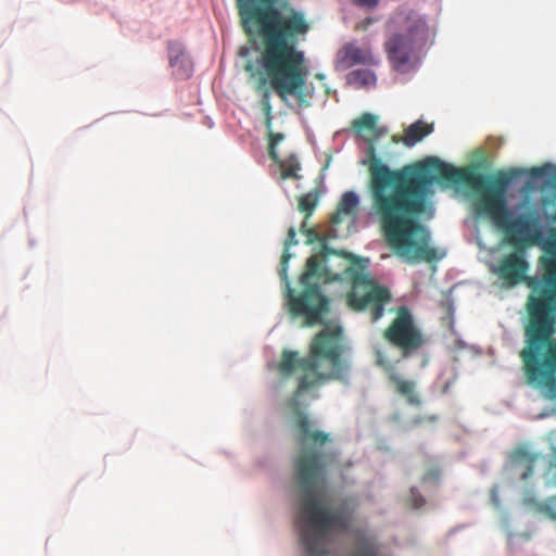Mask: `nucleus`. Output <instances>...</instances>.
Returning a JSON list of instances; mask_svg holds the SVG:
<instances>
[{
	"label": "nucleus",
	"mask_w": 556,
	"mask_h": 556,
	"mask_svg": "<svg viewBox=\"0 0 556 556\" xmlns=\"http://www.w3.org/2000/svg\"><path fill=\"white\" fill-rule=\"evenodd\" d=\"M306 219H307V218H305V219H304V222L302 223L301 228H300V230H301L303 233H305V231L308 229V228H307V222H306Z\"/></svg>",
	"instance_id": "obj_26"
},
{
	"label": "nucleus",
	"mask_w": 556,
	"mask_h": 556,
	"mask_svg": "<svg viewBox=\"0 0 556 556\" xmlns=\"http://www.w3.org/2000/svg\"><path fill=\"white\" fill-rule=\"evenodd\" d=\"M545 467L544 480L548 488H556V467L543 465Z\"/></svg>",
	"instance_id": "obj_21"
},
{
	"label": "nucleus",
	"mask_w": 556,
	"mask_h": 556,
	"mask_svg": "<svg viewBox=\"0 0 556 556\" xmlns=\"http://www.w3.org/2000/svg\"><path fill=\"white\" fill-rule=\"evenodd\" d=\"M318 203V192L313 191L305 193L299 198V210L308 218Z\"/></svg>",
	"instance_id": "obj_16"
},
{
	"label": "nucleus",
	"mask_w": 556,
	"mask_h": 556,
	"mask_svg": "<svg viewBox=\"0 0 556 556\" xmlns=\"http://www.w3.org/2000/svg\"><path fill=\"white\" fill-rule=\"evenodd\" d=\"M441 478V469L437 465H431L427 469L426 473L422 476L424 483H433L437 484Z\"/></svg>",
	"instance_id": "obj_19"
},
{
	"label": "nucleus",
	"mask_w": 556,
	"mask_h": 556,
	"mask_svg": "<svg viewBox=\"0 0 556 556\" xmlns=\"http://www.w3.org/2000/svg\"><path fill=\"white\" fill-rule=\"evenodd\" d=\"M552 501H555V502H556V495H555V496H552Z\"/></svg>",
	"instance_id": "obj_27"
},
{
	"label": "nucleus",
	"mask_w": 556,
	"mask_h": 556,
	"mask_svg": "<svg viewBox=\"0 0 556 556\" xmlns=\"http://www.w3.org/2000/svg\"><path fill=\"white\" fill-rule=\"evenodd\" d=\"M306 236V244H313L317 241H321L319 233L314 228H309L304 233Z\"/></svg>",
	"instance_id": "obj_24"
},
{
	"label": "nucleus",
	"mask_w": 556,
	"mask_h": 556,
	"mask_svg": "<svg viewBox=\"0 0 556 556\" xmlns=\"http://www.w3.org/2000/svg\"><path fill=\"white\" fill-rule=\"evenodd\" d=\"M377 77L375 73L368 68H361L350 72L346 75V83L357 89H369L376 86Z\"/></svg>",
	"instance_id": "obj_14"
},
{
	"label": "nucleus",
	"mask_w": 556,
	"mask_h": 556,
	"mask_svg": "<svg viewBox=\"0 0 556 556\" xmlns=\"http://www.w3.org/2000/svg\"><path fill=\"white\" fill-rule=\"evenodd\" d=\"M554 188H555V190H556V179H555Z\"/></svg>",
	"instance_id": "obj_28"
},
{
	"label": "nucleus",
	"mask_w": 556,
	"mask_h": 556,
	"mask_svg": "<svg viewBox=\"0 0 556 556\" xmlns=\"http://www.w3.org/2000/svg\"><path fill=\"white\" fill-rule=\"evenodd\" d=\"M409 502L414 508H419L425 504V498L419 494L417 489L410 490Z\"/></svg>",
	"instance_id": "obj_23"
},
{
	"label": "nucleus",
	"mask_w": 556,
	"mask_h": 556,
	"mask_svg": "<svg viewBox=\"0 0 556 556\" xmlns=\"http://www.w3.org/2000/svg\"><path fill=\"white\" fill-rule=\"evenodd\" d=\"M432 130V125H429L422 121H417L405 129L404 136L402 138L395 135L392 136V141L395 143L403 142L406 147H414L416 143L421 141L426 136L431 134Z\"/></svg>",
	"instance_id": "obj_13"
},
{
	"label": "nucleus",
	"mask_w": 556,
	"mask_h": 556,
	"mask_svg": "<svg viewBox=\"0 0 556 556\" xmlns=\"http://www.w3.org/2000/svg\"><path fill=\"white\" fill-rule=\"evenodd\" d=\"M276 0H238V9L245 34L252 26L264 39L261 64L278 81H294L298 67L303 62V51L298 48L299 37L309 27L303 13L289 9L283 14L275 7Z\"/></svg>",
	"instance_id": "obj_5"
},
{
	"label": "nucleus",
	"mask_w": 556,
	"mask_h": 556,
	"mask_svg": "<svg viewBox=\"0 0 556 556\" xmlns=\"http://www.w3.org/2000/svg\"><path fill=\"white\" fill-rule=\"evenodd\" d=\"M374 56L368 49L357 47L354 43H346L340 49L337 56V66L340 70H348L354 65L374 64Z\"/></svg>",
	"instance_id": "obj_11"
},
{
	"label": "nucleus",
	"mask_w": 556,
	"mask_h": 556,
	"mask_svg": "<svg viewBox=\"0 0 556 556\" xmlns=\"http://www.w3.org/2000/svg\"><path fill=\"white\" fill-rule=\"evenodd\" d=\"M553 168V166L551 164H545L543 166H540V167H532L530 170H529V175L532 177V178H540V177H544L548 174V172Z\"/></svg>",
	"instance_id": "obj_22"
},
{
	"label": "nucleus",
	"mask_w": 556,
	"mask_h": 556,
	"mask_svg": "<svg viewBox=\"0 0 556 556\" xmlns=\"http://www.w3.org/2000/svg\"><path fill=\"white\" fill-rule=\"evenodd\" d=\"M282 178L300 179L299 170L301 164L295 155H290L286 160L279 162Z\"/></svg>",
	"instance_id": "obj_15"
},
{
	"label": "nucleus",
	"mask_w": 556,
	"mask_h": 556,
	"mask_svg": "<svg viewBox=\"0 0 556 556\" xmlns=\"http://www.w3.org/2000/svg\"><path fill=\"white\" fill-rule=\"evenodd\" d=\"M552 497L545 503H538V510L547 517L549 520L556 522V505Z\"/></svg>",
	"instance_id": "obj_18"
},
{
	"label": "nucleus",
	"mask_w": 556,
	"mask_h": 556,
	"mask_svg": "<svg viewBox=\"0 0 556 556\" xmlns=\"http://www.w3.org/2000/svg\"><path fill=\"white\" fill-rule=\"evenodd\" d=\"M359 204L358 195L353 191H346L342 194L336 212L330 216L332 225H339L348 216H353Z\"/></svg>",
	"instance_id": "obj_12"
},
{
	"label": "nucleus",
	"mask_w": 556,
	"mask_h": 556,
	"mask_svg": "<svg viewBox=\"0 0 556 556\" xmlns=\"http://www.w3.org/2000/svg\"><path fill=\"white\" fill-rule=\"evenodd\" d=\"M296 232L293 227L288 230L285 240V250L281 256L279 275L287 286V305L294 317H303L307 326L321 323L323 317L329 312V300L321 293L319 281L332 282L342 279L346 275L351 279V290L346 294V304L354 312H368L371 321H378L384 313V306L391 302V292L380 285L368 273L359 271L351 266H345L342 273L333 271L328 265L330 255L339 253L326 244L320 253L312 255L306 262L305 271L300 277L303 291L296 295L288 281V262L291 258L289 249L295 245Z\"/></svg>",
	"instance_id": "obj_4"
},
{
	"label": "nucleus",
	"mask_w": 556,
	"mask_h": 556,
	"mask_svg": "<svg viewBox=\"0 0 556 556\" xmlns=\"http://www.w3.org/2000/svg\"><path fill=\"white\" fill-rule=\"evenodd\" d=\"M425 24H418L407 35H395L386 43L389 58L396 70H402L410 60L415 41L422 39Z\"/></svg>",
	"instance_id": "obj_9"
},
{
	"label": "nucleus",
	"mask_w": 556,
	"mask_h": 556,
	"mask_svg": "<svg viewBox=\"0 0 556 556\" xmlns=\"http://www.w3.org/2000/svg\"><path fill=\"white\" fill-rule=\"evenodd\" d=\"M379 0H357L359 4L367 5V7H375L378 4Z\"/></svg>",
	"instance_id": "obj_25"
},
{
	"label": "nucleus",
	"mask_w": 556,
	"mask_h": 556,
	"mask_svg": "<svg viewBox=\"0 0 556 556\" xmlns=\"http://www.w3.org/2000/svg\"><path fill=\"white\" fill-rule=\"evenodd\" d=\"M510 469L521 481H528L534 473L538 464L556 467V447L547 456L530 451L526 445L516 447L509 456Z\"/></svg>",
	"instance_id": "obj_8"
},
{
	"label": "nucleus",
	"mask_w": 556,
	"mask_h": 556,
	"mask_svg": "<svg viewBox=\"0 0 556 556\" xmlns=\"http://www.w3.org/2000/svg\"><path fill=\"white\" fill-rule=\"evenodd\" d=\"M342 329L325 327L313 339L309 353L300 357L295 351L283 350L277 365L281 378L298 371V384L287 405L295 412L301 451L294 458V475L300 490L296 527L306 556H325L332 532H345L351 526L350 514L343 509H329L318 497L317 491L327 479V469L334 464L338 453L320 451L330 441L328 433L314 430L308 416L300 409L299 399L329 380L346 379L349 363L342 358Z\"/></svg>",
	"instance_id": "obj_2"
},
{
	"label": "nucleus",
	"mask_w": 556,
	"mask_h": 556,
	"mask_svg": "<svg viewBox=\"0 0 556 556\" xmlns=\"http://www.w3.org/2000/svg\"><path fill=\"white\" fill-rule=\"evenodd\" d=\"M383 339L399 350L403 358L410 357L428 342L412 311L405 305L396 309L395 318L383 331Z\"/></svg>",
	"instance_id": "obj_7"
},
{
	"label": "nucleus",
	"mask_w": 556,
	"mask_h": 556,
	"mask_svg": "<svg viewBox=\"0 0 556 556\" xmlns=\"http://www.w3.org/2000/svg\"><path fill=\"white\" fill-rule=\"evenodd\" d=\"M283 139L282 134H274L269 132V144H268V152L269 156L273 161L278 162V153L276 151V146Z\"/></svg>",
	"instance_id": "obj_20"
},
{
	"label": "nucleus",
	"mask_w": 556,
	"mask_h": 556,
	"mask_svg": "<svg viewBox=\"0 0 556 556\" xmlns=\"http://www.w3.org/2000/svg\"><path fill=\"white\" fill-rule=\"evenodd\" d=\"M352 556H379L378 546L369 541H364L359 544Z\"/></svg>",
	"instance_id": "obj_17"
},
{
	"label": "nucleus",
	"mask_w": 556,
	"mask_h": 556,
	"mask_svg": "<svg viewBox=\"0 0 556 556\" xmlns=\"http://www.w3.org/2000/svg\"><path fill=\"white\" fill-rule=\"evenodd\" d=\"M520 168L483 175L475 166H454V182L463 184L475 195L476 216L488 218L503 230L515 250L505 254L495 273L509 287L525 282L535 294L528 299L529 321L526 348L520 352L530 384L556 387V339L552 304H556V230L543 238L536 217L521 214L513 218L507 192L511 181L522 175Z\"/></svg>",
	"instance_id": "obj_1"
},
{
	"label": "nucleus",
	"mask_w": 556,
	"mask_h": 556,
	"mask_svg": "<svg viewBox=\"0 0 556 556\" xmlns=\"http://www.w3.org/2000/svg\"><path fill=\"white\" fill-rule=\"evenodd\" d=\"M263 48L264 39H262L261 45L256 49L258 56L255 62L248 61L244 65V70L251 75V77L256 78V89L263 92L261 100L262 112L265 116V126L270 130L273 124L270 91H274L285 103L288 102L289 97H294L299 106H308L309 102L307 101L305 93L308 70L306 66L305 54L303 53V62L298 67L299 75L295 77L296 80H289L287 83L280 80L276 83L273 79V76L267 74L261 64Z\"/></svg>",
	"instance_id": "obj_6"
},
{
	"label": "nucleus",
	"mask_w": 556,
	"mask_h": 556,
	"mask_svg": "<svg viewBox=\"0 0 556 556\" xmlns=\"http://www.w3.org/2000/svg\"><path fill=\"white\" fill-rule=\"evenodd\" d=\"M355 135L367 142L368 193L371 212L377 217L388 244L409 263H435L446 252L430 247V233L418 219L431 215L433 186L452 184V165L437 157L391 168L378 156L375 142L388 129L378 125V116L363 113L351 124Z\"/></svg>",
	"instance_id": "obj_3"
},
{
	"label": "nucleus",
	"mask_w": 556,
	"mask_h": 556,
	"mask_svg": "<svg viewBox=\"0 0 556 556\" xmlns=\"http://www.w3.org/2000/svg\"><path fill=\"white\" fill-rule=\"evenodd\" d=\"M376 364L386 371L389 380L395 386L399 394L405 396L410 404L419 403L418 397L415 394V383L413 381L402 379L396 374L394 364L380 351H377L376 353Z\"/></svg>",
	"instance_id": "obj_10"
}]
</instances>
